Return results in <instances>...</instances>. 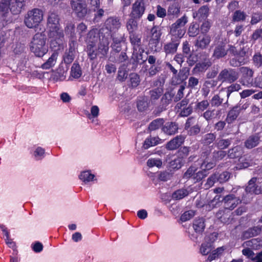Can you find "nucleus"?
Returning a JSON list of instances; mask_svg holds the SVG:
<instances>
[{
	"label": "nucleus",
	"mask_w": 262,
	"mask_h": 262,
	"mask_svg": "<svg viewBox=\"0 0 262 262\" xmlns=\"http://www.w3.org/2000/svg\"><path fill=\"white\" fill-rule=\"evenodd\" d=\"M163 132L168 135H172L178 132V126L174 122H167L162 128Z\"/></svg>",
	"instance_id": "nucleus-30"
},
{
	"label": "nucleus",
	"mask_w": 262,
	"mask_h": 262,
	"mask_svg": "<svg viewBox=\"0 0 262 262\" xmlns=\"http://www.w3.org/2000/svg\"><path fill=\"white\" fill-rule=\"evenodd\" d=\"M149 93L151 101H155L157 100L161 95L162 90L159 88H156L150 91Z\"/></svg>",
	"instance_id": "nucleus-64"
},
{
	"label": "nucleus",
	"mask_w": 262,
	"mask_h": 262,
	"mask_svg": "<svg viewBox=\"0 0 262 262\" xmlns=\"http://www.w3.org/2000/svg\"><path fill=\"white\" fill-rule=\"evenodd\" d=\"M137 107L139 111L143 112L148 107L147 100L145 98H140L137 102Z\"/></svg>",
	"instance_id": "nucleus-49"
},
{
	"label": "nucleus",
	"mask_w": 262,
	"mask_h": 262,
	"mask_svg": "<svg viewBox=\"0 0 262 262\" xmlns=\"http://www.w3.org/2000/svg\"><path fill=\"white\" fill-rule=\"evenodd\" d=\"M220 67L218 65L213 66L211 70L208 71L206 74V77L208 79H212L215 77L219 71Z\"/></svg>",
	"instance_id": "nucleus-60"
},
{
	"label": "nucleus",
	"mask_w": 262,
	"mask_h": 262,
	"mask_svg": "<svg viewBox=\"0 0 262 262\" xmlns=\"http://www.w3.org/2000/svg\"><path fill=\"white\" fill-rule=\"evenodd\" d=\"M252 61L256 68L262 67V55L259 53L255 54L252 57Z\"/></svg>",
	"instance_id": "nucleus-57"
},
{
	"label": "nucleus",
	"mask_w": 262,
	"mask_h": 262,
	"mask_svg": "<svg viewBox=\"0 0 262 262\" xmlns=\"http://www.w3.org/2000/svg\"><path fill=\"white\" fill-rule=\"evenodd\" d=\"M185 137L183 135H178L167 142L166 147L170 150L178 148L184 142Z\"/></svg>",
	"instance_id": "nucleus-18"
},
{
	"label": "nucleus",
	"mask_w": 262,
	"mask_h": 262,
	"mask_svg": "<svg viewBox=\"0 0 262 262\" xmlns=\"http://www.w3.org/2000/svg\"><path fill=\"white\" fill-rule=\"evenodd\" d=\"M147 165L149 167L156 166L160 168L162 167V161L159 158H150L147 161Z\"/></svg>",
	"instance_id": "nucleus-52"
},
{
	"label": "nucleus",
	"mask_w": 262,
	"mask_h": 262,
	"mask_svg": "<svg viewBox=\"0 0 262 262\" xmlns=\"http://www.w3.org/2000/svg\"><path fill=\"white\" fill-rule=\"evenodd\" d=\"M82 75V72L78 63H74L71 67V75L74 78L77 79Z\"/></svg>",
	"instance_id": "nucleus-46"
},
{
	"label": "nucleus",
	"mask_w": 262,
	"mask_h": 262,
	"mask_svg": "<svg viewBox=\"0 0 262 262\" xmlns=\"http://www.w3.org/2000/svg\"><path fill=\"white\" fill-rule=\"evenodd\" d=\"M216 217L219 219L221 222L224 224H229L231 223L233 218L232 213L231 211L224 209L220 210L216 213Z\"/></svg>",
	"instance_id": "nucleus-19"
},
{
	"label": "nucleus",
	"mask_w": 262,
	"mask_h": 262,
	"mask_svg": "<svg viewBox=\"0 0 262 262\" xmlns=\"http://www.w3.org/2000/svg\"><path fill=\"white\" fill-rule=\"evenodd\" d=\"M166 66L174 75L172 77V83L173 84H179L187 78L188 76L187 72L183 73L180 71L178 75H177V70L169 62H166Z\"/></svg>",
	"instance_id": "nucleus-13"
},
{
	"label": "nucleus",
	"mask_w": 262,
	"mask_h": 262,
	"mask_svg": "<svg viewBox=\"0 0 262 262\" xmlns=\"http://www.w3.org/2000/svg\"><path fill=\"white\" fill-rule=\"evenodd\" d=\"M204 220L203 218H199L194 221L193 228L196 233H202L205 229Z\"/></svg>",
	"instance_id": "nucleus-40"
},
{
	"label": "nucleus",
	"mask_w": 262,
	"mask_h": 262,
	"mask_svg": "<svg viewBox=\"0 0 262 262\" xmlns=\"http://www.w3.org/2000/svg\"><path fill=\"white\" fill-rule=\"evenodd\" d=\"M232 139H221L217 140L216 142L217 147L221 149L227 148L231 144Z\"/></svg>",
	"instance_id": "nucleus-50"
},
{
	"label": "nucleus",
	"mask_w": 262,
	"mask_h": 262,
	"mask_svg": "<svg viewBox=\"0 0 262 262\" xmlns=\"http://www.w3.org/2000/svg\"><path fill=\"white\" fill-rule=\"evenodd\" d=\"M43 11L38 8H34L27 12L24 18V23L30 29L37 28L42 21Z\"/></svg>",
	"instance_id": "nucleus-5"
},
{
	"label": "nucleus",
	"mask_w": 262,
	"mask_h": 262,
	"mask_svg": "<svg viewBox=\"0 0 262 262\" xmlns=\"http://www.w3.org/2000/svg\"><path fill=\"white\" fill-rule=\"evenodd\" d=\"M224 102V99L221 98L219 94L214 95L210 101L212 107H218L221 106Z\"/></svg>",
	"instance_id": "nucleus-51"
},
{
	"label": "nucleus",
	"mask_w": 262,
	"mask_h": 262,
	"mask_svg": "<svg viewBox=\"0 0 262 262\" xmlns=\"http://www.w3.org/2000/svg\"><path fill=\"white\" fill-rule=\"evenodd\" d=\"M241 77L240 83L247 87H253L255 78H253L254 71L249 67H242L239 69Z\"/></svg>",
	"instance_id": "nucleus-7"
},
{
	"label": "nucleus",
	"mask_w": 262,
	"mask_h": 262,
	"mask_svg": "<svg viewBox=\"0 0 262 262\" xmlns=\"http://www.w3.org/2000/svg\"><path fill=\"white\" fill-rule=\"evenodd\" d=\"M252 162L249 159V158H247L246 157H241L239 159L238 167L239 169L246 168L252 165Z\"/></svg>",
	"instance_id": "nucleus-54"
},
{
	"label": "nucleus",
	"mask_w": 262,
	"mask_h": 262,
	"mask_svg": "<svg viewBox=\"0 0 262 262\" xmlns=\"http://www.w3.org/2000/svg\"><path fill=\"white\" fill-rule=\"evenodd\" d=\"M262 20V12H256L253 13L251 15L250 24L255 25Z\"/></svg>",
	"instance_id": "nucleus-59"
},
{
	"label": "nucleus",
	"mask_w": 262,
	"mask_h": 262,
	"mask_svg": "<svg viewBox=\"0 0 262 262\" xmlns=\"http://www.w3.org/2000/svg\"><path fill=\"white\" fill-rule=\"evenodd\" d=\"M260 141L259 134H255L250 136L245 141L244 145L248 149H252L257 146Z\"/></svg>",
	"instance_id": "nucleus-21"
},
{
	"label": "nucleus",
	"mask_w": 262,
	"mask_h": 262,
	"mask_svg": "<svg viewBox=\"0 0 262 262\" xmlns=\"http://www.w3.org/2000/svg\"><path fill=\"white\" fill-rule=\"evenodd\" d=\"M60 18L58 14L54 12H49L47 17V28L49 33L61 32Z\"/></svg>",
	"instance_id": "nucleus-11"
},
{
	"label": "nucleus",
	"mask_w": 262,
	"mask_h": 262,
	"mask_svg": "<svg viewBox=\"0 0 262 262\" xmlns=\"http://www.w3.org/2000/svg\"><path fill=\"white\" fill-rule=\"evenodd\" d=\"M242 110V107L240 106L236 105L232 108L230 110L228 114L227 118L226 119V121L228 124L232 123L234 121H235L237 117L238 116L240 112Z\"/></svg>",
	"instance_id": "nucleus-27"
},
{
	"label": "nucleus",
	"mask_w": 262,
	"mask_h": 262,
	"mask_svg": "<svg viewBox=\"0 0 262 262\" xmlns=\"http://www.w3.org/2000/svg\"><path fill=\"white\" fill-rule=\"evenodd\" d=\"M113 40L111 45V47L113 50L118 53L121 50V43L124 41V35L122 34H114L112 37H111Z\"/></svg>",
	"instance_id": "nucleus-22"
},
{
	"label": "nucleus",
	"mask_w": 262,
	"mask_h": 262,
	"mask_svg": "<svg viewBox=\"0 0 262 262\" xmlns=\"http://www.w3.org/2000/svg\"><path fill=\"white\" fill-rule=\"evenodd\" d=\"M151 38L155 40H160L162 35V27L159 26H154L151 29Z\"/></svg>",
	"instance_id": "nucleus-45"
},
{
	"label": "nucleus",
	"mask_w": 262,
	"mask_h": 262,
	"mask_svg": "<svg viewBox=\"0 0 262 262\" xmlns=\"http://www.w3.org/2000/svg\"><path fill=\"white\" fill-rule=\"evenodd\" d=\"M148 0H136L132 6L130 16L140 19L144 14Z\"/></svg>",
	"instance_id": "nucleus-12"
},
{
	"label": "nucleus",
	"mask_w": 262,
	"mask_h": 262,
	"mask_svg": "<svg viewBox=\"0 0 262 262\" xmlns=\"http://www.w3.org/2000/svg\"><path fill=\"white\" fill-rule=\"evenodd\" d=\"M184 160H182L178 157L170 162V166L173 169H179L184 164Z\"/></svg>",
	"instance_id": "nucleus-62"
},
{
	"label": "nucleus",
	"mask_w": 262,
	"mask_h": 262,
	"mask_svg": "<svg viewBox=\"0 0 262 262\" xmlns=\"http://www.w3.org/2000/svg\"><path fill=\"white\" fill-rule=\"evenodd\" d=\"M257 178H252L248 182V185L246 187L245 191L247 193H253L254 188L256 187L255 184Z\"/></svg>",
	"instance_id": "nucleus-61"
},
{
	"label": "nucleus",
	"mask_w": 262,
	"mask_h": 262,
	"mask_svg": "<svg viewBox=\"0 0 262 262\" xmlns=\"http://www.w3.org/2000/svg\"><path fill=\"white\" fill-rule=\"evenodd\" d=\"M211 41V37L208 35L199 36L195 42V46L202 49H206Z\"/></svg>",
	"instance_id": "nucleus-28"
},
{
	"label": "nucleus",
	"mask_w": 262,
	"mask_h": 262,
	"mask_svg": "<svg viewBox=\"0 0 262 262\" xmlns=\"http://www.w3.org/2000/svg\"><path fill=\"white\" fill-rule=\"evenodd\" d=\"M200 32V27L196 23H191L188 29L187 34L189 37H194L196 36Z\"/></svg>",
	"instance_id": "nucleus-39"
},
{
	"label": "nucleus",
	"mask_w": 262,
	"mask_h": 262,
	"mask_svg": "<svg viewBox=\"0 0 262 262\" xmlns=\"http://www.w3.org/2000/svg\"><path fill=\"white\" fill-rule=\"evenodd\" d=\"M120 19L117 17H110L106 19L104 24V28L100 29V33L102 36L99 47V51L103 56H105L109 50V44L111 37L114 34H120L117 33L121 27Z\"/></svg>",
	"instance_id": "nucleus-1"
},
{
	"label": "nucleus",
	"mask_w": 262,
	"mask_h": 262,
	"mask_svg": "<svg viewBox=\"0 0 262 262\" xmlns=\"http://www.w3.org/2000/svg\"><path fill=\"white\" fill-rule=\"evenodd\" d=\"M222 201L224 203V209L230 211L233 210L242 202V200L239 198L236 197L232 194L227 195L222 198Z\"/></svg>",
	"instance_id": "nucleus-15"
},
{
	"label": "nucleus",
	"mask_w": 262,
	"mask_h": 262,
	"mask_svg": "<svg viewBox=\"0 0 262 262\" xmlns=\"http://www.w3.org/2000/svg\"><path fill=\"white\" fill-rule=\"evenodd\" d=\"M57 56L58 53L54 52L47 61L41 65V68L47 70L54 67L56 62Z\"/></svg>",
	"instance_id": "nucleus-34"
},
{
	"label": "nucleus",
	"mask_w": 262,
	"mask_h": 262,
	"mask_svg": "<svg viewBox=\"0 0 262 262\" xmlns=\"http://www.w3.org/2000/svg\"><path fill=\"white\" fill-rule=\"evenodd\" d=\"M76 43H74V41L69 42V48L64 53L63 56L64 62L67 64L71 63L75 58V50Z\"/></svg>",
	"instance_id": "nucleus-17"
},
{
	"label": "nucleus",
	"mask_w": 262,
	"mask_h": 262,
	"mask_svg": "<svg viewBox=\"0 0 262 262\" xmlns=\"http://www.w3.org/2000/svg\"><path fill=\"white\" fill-rule=\"evenodd\" d=\"M130 84L132 87H137L140 83V77L139 76L135 73H131L129 76Z\"/></svg>",
	"instance_id": "nucleus-58"
},
{
	"label": "nucleus",
	"mask_w": 262,
	"mask_h": 262,
	"mask_svg": "<svg viewBox=\"0 0 262 262\" xmlns=\"http://www.w3.org/2000/svg\"><path fill=\"white\" fill-rule=\"evenodd\" d=\"M187 22V17L186 15H184L171 25L170 28L169 33L172 38L178 39L179 40H180L181 38L185 34L186 31L183 27Z\"/></svg>",
	"instance_id": "nucleus-6"
},
{
	"label": "nucleus",
	"mask_w": 262,
	"mask_h": 262,
	"mask_svg": "<svg viewBox=\"0 0 262 262\" xmlns=\"http://www.w3.org/2000/svg\"><path fill=\"white\" fill-rule=\"evenodd\" d=\"M101 33H100V29L98 31L97 29H92L90 30L87 34L86 42L87 45H92L96 46V43L99 40V43L98 46V50H99V47L101 42V38H102ZM98 53L102 54L98 51Z\"/></svg>",
	"instance_id": "nucleus-14"
},
{
	"label": "nucleus",
	"mask_w": 262,
	"mask_h": 262,
	"mask_svg": "<svg viewBox=\"0 0 262 262\" xmlns=\"http://www.w3.org/2000/svg\"><path fill=\"white\" fill-rule=\"evenodd\" d=\"M216 137L215 133H207L202 136L201 142L204 145H209L215 141Z\"/></svg>",
	"instance_id": "nucleus-36"
},
{
	"label": "nucleus",
	"mask_w": 262,
	"mask_h": 262,
	"mask_svg": "<svg viewBox=\"0 0 262 262\" xmlns=\"http://www.w3.org/2000/svg\"><path fill=\"white\" fill-rule=\"evenodd\" d=\"M136 18L130 17L126 24V27L128 32L129 35L136 33L135 31L138 29V23L136 20Z\"/></svg>",
	"instance_id": "nucleus-33"
},
{
	"label": "nucleus",
	"mask_w": 262,
	"mask_h": 262,
	"mask_svg": "<svg viewBox=\"0 0 262 262\" xmlns=\"http://www.w3.org/2000/svg\"><path fill=\"white\" fill-rule=\"evenodd\" d=\"M48 36L51 39L50 46L54 52L62 50L64 46V34L63 31L49 33Z\"/></svg>",
	"instance_id": "nucleus-10"
},
{
	"label": "nucleus",
	"mask_w": 262,
	"mask_h": 262,
	"mask_svg": "<svg viewBox=\"0 0 262 262\" xmlns=\"http://www.w3.org/2000/svg\"><path fill=\"white\" fill-rule=\"evenodd\" d=\"M228 52L226 45L223 42H221L215 46L212 57L216 59H220L225 56Z\"/></svg>",
	"instance_id": "nucleus-23"
},
{
	"label": "nucleus",
	"mask_w": 262,
	"mask_h": 262,
	"mask_svg": "<svg viewBox=\"0 0 262 262\" xmlns=\"http://www.w3.org/2000/svg\"><path fill=\"white\" fill-rule=\"evenodd\" d=\"M95 176L89 171H85L81 173L79 178L85 183H88L94 180Z\"/></svg>",
	"instance_id": "nucleus-53"
},
{
	"label": "nucleus",
	"mask_w": 262,
	"mask_h": 262,
	"mask_svg": "<svg viewBox=\"0 0 262 262\" xmlns=\"http://www.w3.org/2000/svg\"><path fill=\"white\" fill-rule=\"evenodd\" d=\"M262 231V226H257L252 228H250L246 231L243 232L242 238L246 239L259 234Z\"/></svg>",
	"instance_id": "nucleus-25"
},
{
	"label": "nucleus",
	"mask_w": 262,
	"mask_h": 262,
	"mask_svg": "<svg viewBox=\"0 0 262 262\" xmlns=\"http://www.w3.org/2000/svg\"><path fill=\"white\" fill-rule=\"evenodd\" d=\"M174 94L171 92H167L162 96L161 101L162 105V111L166 109V107L170 103Z\"/></svg>",
	"instance_id": "nucleus-38"
},
{
	"label": "nucleus",
	"mask_w": 262,
	"mask_h": 262,
	"mask_svg": "<svg viewBox=\"0 0 262 262\" xmlns=\"http://www.w3.org/2000/svg\"><path fill=\"white\" fill-rule=\"evenodd\" d=\"M214 241L213 235L206 237L205 242L203 243L200 248V252L203 255H207L212 249V243Z\"/></svg>",
	"instance_id": "nucleus-20"
},
{
	"label": "nucleus",
	"mask_w": 262,
	"mask_h": 262,
	"mask_svg": "<svg viewBox=\"0 0 262 262\" xmlns=\"http://www.w3.org/2000/svg\"><path fill=\"white\" fill-rule=\"evenodd\" d=\"M180 43V40L172 38L169 41L164 43L163 46V51L165 52L166 56L173 55L176 53Z\"/></svg>",
	"instance_id": "nucleus-16"
},
{
	"label": "nucleus",
	"mask_w": 262,
	"mask_h": 262,
	"mask_svg": "<svg viewBox=\"0 0 262 262\" xmlns=\"http://www.w3.org/2000/svg\"><path fill=\"white\" fill-rule=\"evenodd\" d=\"M247 17L245 12L241 10H236L232 14V22L245 21Z\"/></svg>",
	"instance_id": "nucleus-37"
},
{
	"label": "nucleus",
	"mask_w": 262,
	"mask_h": 262,
	"mask_svg": "<svg viewBox=\"0 0 262 262\" xmlns=\"http://www.w3.org/2000/svg\"><path fill=\"white\" fill-rule=\"evenodd\" d=\"M160 138L158 137H149L144 141L143 147L145 149H148L151 146H155L159 143Z\"/></svg>",
	"instance_id": "nucleus-41"
},
{
	"label": "nucleus",
	"mask_w": 262,
	"mask_h": 262,
	"mask_svg": "<svg viewBox=\"0 0 262 262\" xmlns=\"http://www.w3.org/2000/svg\"><path fill=\"white\" fill-rule=\"evenodd\" d=\"M209 14V8L207 6L201 7L198 11L196 17L200 20H205Z\"/></svg>",
	"instance_id": "nucleus-42"
},
{
	"label": "nucleus",
	"mask_w": 262,
	"mask_h": 262,
	"mask_svg": "<svg viewBox=\"0 0 262 262\" xmlns=\"http://www.w3.org/2000/svg\"><path fill=\"white\" fill-rule=\"evenodd\" d=\"M211 148L208 147L204 149L201 154L200 162L202 169L212 168L216 161L222 160L227 155V152L223 150H214L211 155Z\"/></svg>",
	"instance_id": "nucleus-2"
},
{
	"label": "nucleus",
	"mask_w": 262,
	"mask_h": 262,
	"mask_svg": "<svg viewBox=\"0 0 262 262\" xmlns=\"http://www.w3.org/2000/svg\"><path fill=\"white\" fill-rule=\"evenodd\" d=\"M30 48L31 52L37 57H41L45 55L48 51L45 34H35L30 43Z\"/></svg>",
	"instance_id": "nucleus-4"
},
{
	"label": "nucleus",
	"mask_w": 262,
	"mask_h": 262,
	"mask_svg": "<svg viewBox=\"0 0 262 262\" xmlns=\"http://www.w3.org/2000/svg\"><path fill=\"white\" fill-rule=\"evenodd\" d=\"M215 174L217 177V182L220 183H223L227 182L230 179L231 176V174L227 171H224L220 174L219 173H215Z\"/></svg>",
	"instance_id": "nucleus-55"
},
{
	"label": "nucleus",
	"mask_w": 262,
	"mask_h": 262,
	"mask_svg": "<svg viewBox=\"0 0 262 262\" xmlns=\"http://www.w3.org/2000/svg\"><path fill=\"white\" fill-rule=\"evenodd\" d=\"M188 191L185 189H181L176 190L172 194L173 199L181 200L188 195Z\"/></svg>",
	"instance_id": "nucleus-47"
},
{
	"label": "nucleus",
	"mask_w": 262,
	"mask_h": 262,
	"mask_svg": "<svg viewBox=\"0 0 262 262\" xmlns=\"http://www.w3.org/2000/svg\"><path fill=\"white\" fill-rule=\"evenodd\" d=\"M243 246L254 249H257L262 247V240L259 238H253L251 240L245 242L243 243Z\"/></svg>",
	"instance_id": "nucleus-31"
},
{
	"label": "nucleus",
	"mask_w": 262,
	"mask_h": 262,
	"mask_svg": "<svg viewBox=\"0 0 262 262\" xmlns=\"http://www.w3.org/2000/svg\"><path fill=\"white\" fill-rule=\"evenodd\" d=\"M26 0H2L0 2V16L6 17L9 11L14 15L19 14L25 6Z\"/></svg>",
	"instance_id": "nucleus-3"
},
{
	"label": "nucleus",
	"mask_w": 262,
	"mask_h": 262,
	"mask_svg": "<svg viewBox=\"0 0 262 262\" xmlns=\"http://www.w3.org/2000/svg\"><path fill=\"white\" fill-rule=\"evenodd\" d=\"M96 46L92 45H87L86 46V52L89 58L91 60H93L96 58L97 56L101 55L100 53H98V50H95L94 48Z\"/></svg>",
	"instance_id": "nucleus-43"
},
{
	"label": "nucleus",
	"mask_w": 262,
	"mask_h": 262,
	"mask_svg": "<svg viewBox=\"0 0 262 262\" xmlns=\"http://www.w3.org/2000/svg\"><path fill=\"white\" fill-rule=\"evenodd\" d=\"M129 37L130 43L133 46L134 52L138 50L140 51L142 45L141 36L139 34L134 33L129 34Z\"/></svg>",
	"instance_id": "nucleus-29"
},
{
	"label": "nucleus",
	"mask_w": 262,
	"mask_h": 262,
	"mask_svg": "<svg viewBox=\"0 0 262 262\" xmlns=\"http://www.w3.org/2000/svg\"><path fill=\"white\" fill-rule=\"evenodd\" d=\"M70 4L73 13L77 17L83 18L87 14L88 9L84 0H70Z\"/></svg>",
	"instance_id": "nucleus-9"
},
{
	"label": "nucleus",
	"mask_w": 262,
	"mask_h": 262,
	"mask_svg": "<svg viewBox=\"0 0 262 262\" xmlns=\"http://www.w3.org/2000/svg\"><path fill=\"white\" fill-rule=\"evenodd\" d=\"M239 78V74L237 70L232 68H225L222 70L217 76V80L222 82L229 83L235 82Z\"/></svg>",
	"instance_id": "nucleus-8"
},
{
	"label": "nucleus",
	"mask_w": 262,
	"mask_h": 262,
	"mask_svg": "<svg viewBox=\"0 0 262 262\" xmlns=\"http://www.w3.org/2000/svg\"><path fill=\"white\" fill-rule=\"evenodd\" d=\"M232 84L226 88V93L227 99L226 101L223 103L224 106L227 105L228 104V99L233 92H237L242 89L240 84L237 83H231Z\"/></svg>",
	"instance_id": "nucleus-35"
},
{
	"label": "nucleus",
	"mask_w": 262,
	"mask_h": 262,
	"mask_svg": "<svg viewBox=\"0 0 262 262\" xmlns=\"http://www.w3.org/2000/svg\"><path fill=\"white\" fill-rule=\"evenodd\" d=\"M243 153V148L240 146H235L228 150L227 153L230 159H235L239 157Z\"/></svg>",
	"instance_id": "nucleus-32"
},
{
	"label": "nucleus",
	"mask_w": 262,
	"mask_h": 262,
	"mask_svg": "<svg viewBox=\"0 0 262 262\" xmlns=\"http://www.w3.org/2000/svg\"><path fill=\"white\" fill-rule=\"evenodd\" d=\"M190 152V148L187 146H183L180 148L178 151V157L184 160L189 155Z\"/></svg>",
	"instance_id": "nucleus-56"
},
{
	"label": "nucleus",
	"mask_w": 262,
	"mask_h": 262,
	"mask_svg": "<svg viewBox=\"0 0 262 262\" xmlns=\"http://www.w3.org/2000/svg\"><path fill=\"white\" fill-rule=\"evenodd\" d=\"M215 112H216V116L221 115V110H217L215 111V109L213 110H206L203 114V117L207 120V121H210L212 120L215 116Z\"/></svg>",
	"instance_id": "nucleus-44"
},
{
	"label": "nucleus",
	"mask_w": 262,
	"mask_h": 262,
	"mask_svg": "<svg viewBox=\"0 0 262 262\" xmlns=\"http://www.w3.org/2000/svg\"><path fill=\"white\" fill-rule=\"evenodd\" d=\"M211 66V62L209 60L197 63L192 70V74L198 75L200 73L205 72Z\"/></svg>",
	"instance_id": "nucleus-24"
},
{
	"label": "nucleus",
	"mask_w": 262,
	"mask_h": 262,
	"mask_svg": "<svg viewBox=\"0 0 262 262\" xmlns=\"http://www.w3.org/2000/svg\"><path fill=\"white\" fill-rule=\"evenodd\" d=\"M164 120L163 118H158L153 120L148 126L150 130H155L159 128L164 123Z\"/></svg>",
	"instance_id": "nucleus-48"
},
{
	"label": "nucleus",
	"mask_w": 262,
	"mask_h": 262,
	"mask_svg": "<svg viewBox=\"0 0 262 262\" xmlns=\"http://www.w3.org/2000/svg\"><path fill=\"white\" fill-rule=\"evenodd\" d=\"M66 35L69 38V42L74 41L76 43V36L75 32V25L72 22L68 23L64 28Z\"/></svg>",
	"instance_id": "nucleus-26"
},
{
	"label": "nucleus",
	"mask_w": 262,
	"mask_h": 262,
	"mask_svg": "<svg viewBox=\"0 0 262 262\" xmlns=\"http://www.w3.org/2000/svg\"><path fill=\"white\" fill-rule=\"evenodd\" d=\"M199 83V80L198 78L191 76L188 79L187 88L191 90L196 89V86L198 85Z\"/></svg>",
	"instance_id": "nucleus-63"
}]
</instances>
